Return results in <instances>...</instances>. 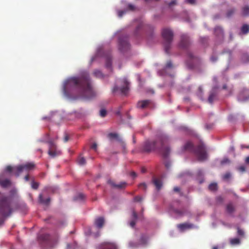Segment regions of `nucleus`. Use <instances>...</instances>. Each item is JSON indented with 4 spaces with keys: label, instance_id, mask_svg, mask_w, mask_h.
Here are the masks:
<instances>
[{
    "label": "nucleus",
    "instance_id": "obj_1",
    "mask_svg": "<svg viewBox=\"0 0 249 249\" xmlns=\"http://www.w3.org/2000/svg\"><path fill=\"white\" fill-rule=\"evenodd\" d=\"M74 89H77L80 94L86 98L90 99L95 96L89 74L87 72H84L78 77H71L65 81L63 92L66 95H69Z\"/></svg>",
    "mask_w": 249,
    "mask_h": 249
},
{
    "label": "nucleus",
    "instance_id": "obj_2",
    "mask_svg": "<svg viewBox=\"0 0 249 249\" xmlns=\"http://www.w3.org/2000/svg\"><path fill=\"white\" fill-rule=\"evenodd\" d=\"M169 139L168 136L163 135L155 141H146L142 146V151L150 152L156 150H159L163 157L166 158L169 155L170 149L168 146Z\"/></svg>",
    "mask_w": 249,
    "mask_h": 249
},
{
    "label": "nucleus",
    "instance_id": "obj_3",
    "mask_svg": "<svg viewBox=\"0 0 249 249\" xmlns=\"http://www.w3.org/2000/svg\"><path fill=\"white\" fill-rule=\"evenodd\" d=\"M183 150L193 153L199 161H204L207 159L206 147L202 142H200L196 147H195L194 144L188 141L183 146Z\"/></svg>",
    "mask_w": 249,
    "mask_h": 249
},
{
    "label": "nucleus",
    "instance_id": "obj_4",
    "mask_svg": "<svg viewBox=\"0 0 249 249\" xmlns=\"http://www.w3.org/2000/svg\"><path fill=\"white\" fill-rule=\"evenodd\" d=\"M11 204V200L10 197L2 196L0 198V216L2 217L0 219V226L4 223L3 218L10 216L13 212Z\"/></svg>",
    "mask_w": 249,
    "mask_h": 249
},
{
    "label": "nucleus",
    "instance_id": "obj_5",
    "mask_svg": "<svg viewBox=\"0 0 249 249\" xmlns=\"http://www.w3.org/2000/svg\"><path fill=\"white\" fill-rule=\"evenodd\" d=\"M161 33L163 39V45L165 52L166 53H169L171 44L173 40V33L170 29L165 28L162 30Z\"/></svg>",
    "mask_w": 249,
    "mask_h": 249
},
{
    "label": "nucleus",
    "instance_id": "obj_6",
    "mask_svg": "<svg viewBox=\"0 0 249 249\" xmlns=\"http://www.w3.org/2000/svg\"><path fill=\"white\" fill-rule=\"evenodd\" d=\"M35 165L34 163L29 162L22 165L17 166L16 167V172L15 176L18 177L23 171L28 172L31 170H34Z\"/></svg>",
    "mask_w": 249,
    "mask_h": 249
},
{
    "label": "nucleus",
    "instance_id": "obj_7",
    "mask_svg": "<svg viewBox=\"0 0 249 249\" xmlns=\"http://www.w3.org/2000/svg\"><path fill=\"white\" fill-rule=\"evenodd\" d=\"M49 148L48 150V154L52 158H55L61 154V152L58 149L56 145L52 141H49Z\"/></svg>",
    "mask_w": 249,
    "mask_h": 249
},
{
    "label": "nucleus",
    "instance_id": "obj_8",
    "mask_svg": "<svg viewBox=\"0 0 249 249\" xmlns=\"http://www.w3.org/2000/svg\"><path fill=\"white\" fill-rule=\"evenodd\" d=\"M119 49L122 53H125L130 49V44L127 37H121L119 39Z\"/></svg>",
    "mask_w": 249,
    "mask_h": 249
},
{
    "label": "nucleus",
    "instance_id": "obj_9",
    "mask_svg": "<svg viewBox=\"0 0 249 249\" xmlns=\"http://www.w3.org/2000/svg\"><path fill=\"white\" fill-rule=\"evenodd\" d=\"M190 44L189 36L185 34L182 35L179 47L182 49H187Z\"/></svg>",
    "mask_w": 249,
    "mask_h": 249
},
{
    "label": "nucleus",
    "instance_id": "obj_10",
    "mask_svg": "<svg viewBox=\"0 0 249 249\" xmlns=\"http://www.w3.org/2000/svg\"><path fill=\"white\" fill-rule=\"evenodd\" d=\"M187 55L188 60L187 61V64L190 68H193L195 66V63L198 62L199 59L191 52H189Z\"/></svg>",
    "mask_w": 249,
    "mask_h": 249
},
{
    "label": "nucleus",
    "instance_id": "obj_11",
    "mask_svg": "<svg viewBox=\"0 0 249 249\" xmlns=\"http://www.w3.org/2000/svg\"><path fill=\"white\" fill-rule=\"evenodd\" d=\"M11 185V181L9 178H4V174H0V186L2 188H7Z\"/></svg>",
    "mask_w": 249,
    "mask_h": 249
},
{
    "label": "nucleus",
    "instance_id": "obj_12",
    "mask_svg": "<svg viewBox=\"0 0 249 249\" xmlns=\"http://www.w3.org/2000/svg\"><path fill=\"white\" fill-rule=\"evenodd\" d=\"M238 101L241 102H245L249 99V95L248 90H243L240 92L237 97Z\"/></svg>",
    "mask_w": 249,
    "mask_h": 249
},
{
    "label": "nucleus",
    "instance_id": "obj_13",
    "mask_svg": "<svg viewBox=\"0 0 249 249\" xmlns=\"http://www.w3.org/2000/svg\"><path fill=\"white\" fill-rule=\"evenodd\" d=\"M99 249H117V247L114 243L105 242L101 244Z\"/></svg>",
    "mask_w": 249,
    "mask_h": 249
},
{
    "label": "nucleus",
    "instance_id": "obj_14",
    "mask_svg": "<svg viewBox=\"0 0 249 249\" xmlns=\"http://www.w3.org/2000/svg\"><path fill=\"white\" fill-rule=\"evenodd\" d=\"M108 138L112 140L114 139H116L119 142H120L121 145L124 148L125 144L124 142L122 140V139L119 138L118 135L117 133H110L108 134Z\"/></svg>",
    "mask_w": 249,
    "mask_h": 249
},
{
    "label": "nucleus",
    "instance_id": "obj_15",
    "mask_svg": "<svg viewBox=\"0 0 249 249\" xmlns=\"http://www.w3.org/2000/svg\"><path fill=\"white\" fill-rule=\"evenodd\" d=\"M105 218L102 216L96 218L94 221V224L95 226L98 229L102 228L105 224Z\"/></svg>",
    "mask_w": 249,
    "mask_h": 249
},
{
    "label": "nucleus",
    "instance_id": "obj_16",
    "mask_svg": "<svg viewBox=\"0 0 249 249\" xmlns=\"http://www.w3.org/2000/svg\"><path fill=\"white\" fill-rule=\"evenodd\" d=\"M152 104V101L149 100H142L138 102L137 107L142 108L147 107L149 105Z\"/></svg>",
    "mask_w": 249,
    "mask_h": 249
},
{
    "label": "nucleus",
    "instance_id": "obj_17",
    "mask_svg": "<svg viewBox=\"0 0 249 249\" xmlns=\"http://www.w3.org/2000/svg\"><path fill=\"white\" fill-rule=\"evenodd\" d=\"M194 227V225L193 224L184 223L178 225V228L181 231H184L186 229H192Z\"/></svg>",
    "mask_w": 249,
    "mask_h": 249
},
{
    "label": "nucleus",
    "instance_id": "obj_18",
    "mask_svg": "<svg viewBox=\"0 0 249 249\" xmlns=\"http://www.w3.org/2000/svg\"><path fill=\"white\" fill-rule=\"evenodd\" d=\"M124 85L121 88L120 90L122 93H123V94H126L127 93L129 90V83L127 81V80L126 79H124Z\"/></svg>",
    "mask_w": 249,
    "mask_h": 249
},
{
    "label": "nucleus",
    "instance_id": "obj_19",
    "mask_svg": "<svg viewBox=\"0 0 249 249\" xmlns=\"http://www.w3.org/2000/svg\"><path fill=\"white\" fill-rule=\"evenodd\" d=\"M50 239V235L48 234H40L38 236V239L40 242H46Z\"/></svg>",
    "mask_w": 249,
    "mask_h": 249
},
{
    "label": "nucleus",
    "instance_id": "obj_20",
    "mask_svg": "<svg viewBox=\"0 0 249 249\" xmlns=\"http://www.w3.org/2000/svg\"><path fill=\"white\" fill-rule=\"evenodd\" d=\"M153 182L155 186H156L157 190H159L161 189L162 183L161 181L158 178H154L153 180Z\"/></svg>",
    "mask_w": 249,
    "mask_h": 249
},
{
    "label": "nucleus",
    "instance_id": "obj_21",
    "mask_svg": "<svg viewBox=\"0 0 249 249\" xmlns=\"http://www.w3.org/2000/svg\"><path fill=\"white\" fill-rule=\"evenodd\" d=\"M216 97V93L214 91H212L210 92L208 98V102L210 104H212Z\"/></svg>",
    "mask_w": 249,
    "mask_h": 249
},
{
    "label": "nucleus",
    "instance_id": "obj_22",
    "mask_svg": "<svg viewBox=\"0 0 249 249\" xmlns=\"http://www.w3.org/2000/svg\"><path fill=\"white\" fill-rule=\"evenodd\" d=\"M214 34L216 36H219V37H223V31L222 29L220 27H216L214 29Z\"/></svg>",
    "mask_w": 249,
    "mask_h": 249
},
{
    "label": "nucleus",
    "instance_id": "obj_23",
    "mask_svg": "<svg viewBox=\"0 0 249 249\" xmlns=\"http://www.w3.org/2000/svg\"><path fill=\"white\" fill-rule=\"evenodd\" d=\"M226 211L229 213H232L234 211L235 208L233 205L231 203H229L227 204L226 207Z\"/></svg>",
    "mask_w": 249,
    "mask_h": 249
},
{
    "label": "nucleus",
    "instance_id": "obj_24",
    "mask_svg": "<svg viewBox=\"0 0 249 249\" xmlns=\"http://www.w3.org/2000/svg\"><path fill=\"white\" fill-rule=\"evenodd\" d=\"M249 32V25L245 24L241 28V33L246 35Z\"/></svg>",
    "mask_w": 249,
    "mask_h": 249
},
{
    "label": "nucleus",
    "instance_id": "obj_25",
    "mask_svg": "<svg viewBox=\"0 0 249 249\" xmlns=\"http://www.w3.org/2000/svg\"><path fill=\"white\" fill-rule=\"evenodd\" d=\"M39 201L41 203H43L46 205L49 204L50 201V198H47L46 199H44L42 195L40 194L39 196Z\"/></svg>",
    "mask_w": 249,
    "mask_h": 249
},
{
    "label": "nucleus",
    "instance_id": "obj_26",
    "mask_svg": "<svg viewBox=\"0 0 249 249\" xmlns=\"http://www.w3.org/2000/svg\"><path fill=\"white\" fill-rule=\"evenodd\" d=\"M16 167L17 166L13 167L11 165H8L5 168V171L9 173L14 172V175H15V173L16 172Z\"/></svg>",
    "mask_w": 249,
    "mask_h": 249
},
{
    "label": "nucleus",
    "instance_id": "obj_27",
    "mask_svg": "<svg viewBox=\"0 0 249 249\" xmlns=\"http://www.w3.org/2000/svg\"><path fill=\"white\" fill-rule=\"evenodd\" d=\"M111 184L113 187H115L119 189H122L125 187L126 183L125 182H122L119 184H116L113 182H111Z\"/></svg>",
    "mask_w": 249,
    "mask_h": 249
},
{
    "label": "nucleus",
    "instance_id": "obj_28",
    "mask_svg": "<svg viewBox=\"0 0 249 249\" xmlns=\"http://www.w3.org/2000/svg\"><path fill=\"white\" fill-rule=\"evenodd\" d=\"M132 215L134 219L130 221V226L131 227L133 228L136 224V220L137 219L138 216L137 213L135 211L133 212Z\"/></svg>",
    "mask_w": 249,
    "mask_h": 249
},
{
    "label": "nucleus",
    "instance_id": "obj_29",
    "mask_svg": "<svg viewBox=\"0 0 249 249\" xmlns=\"http://www.w3.org/2000/svg\"><path fill=\"white\" fill-rule=\"evenodd\" d=\"M242 13L244 16H248L249 15V6H245L242 8Z\"/></svg>",
    "mask_w": 249,
    "mask_h": 249
},
{
    "label": "nucleus",
    "instance_id": "obj_30",
    "mask_svg": "<svg viewBox=\"0 0 249 249\" xmlns=\"http://www.w3.org/2000/svg\"><path fill=\"white\" fill-rule=\"evenodd\" d=\"M240 239L238 238H233L230 240V243L232 245H238L240 243Z\"/></svg>",
    "mask_w": 249,
    "mask_h": 249
},
{
    "label": "nucleus",
    "instance_id": "obj_31",
    "mask_svg": "<svg viewBox=\"0 0 249 249\" xmlns=\"http://www.w3.org/2000/svg\"><path fill=\"white\" fill-rule=\"evenodd\" d=\"M78 164L80 165H83L86 164V161L85 159L83 157L80 156L78 159Z\"/></svg>",
    "mask_w": 249,
    "mask_h": 249
},
{
    "label": "nucleus",
    "instance_id": "obj_32",
    "mask_svg": "<svg viewBox=\"0 0 249 249\" xmlns=\"http://www.w3.org/2000/svg\"><path fill=\"white\" fill-rule=\"evenodd\" d=\"M217 185L216 183H212L209 186V189L211 191H215L217 190Z\"/></svg>",
    "mask_w": 249,
    "mask_h": 249
},
{
    "label": "nucleus",
    "instance_id": "obj_33",
    "mask_svg": "<svg viewBox=\"0 0 249 249\" xmlns=\"http://www.w3.org/2000/svg\"><path fill=\"white\" fill-rule=\"evenodd\" d=\"M93 74L95 76L98 78H101L103 76V74H102V72L99 70L94 71Z\"/></svg>",
    "mask_w": 249,
    "mask_h": 249
},
{
    "label": "nucleus",
    "instance_id": "obj_34",
    "mask_svg": "<svg viewBox=\"0 0 249 249\" xmlns=\"http://www.w3.org/2000/svg\"><path fill=\"white\" fill-rule=\"evenodd\" d=\"M106 66L107 68H110L111 66V60L110 57H107L106 59Z\"/></svg>",
    "mask_w": 249,
    "mask_h": 249
},
{
    "label": "nucleus",
    "instance_id": "obj_35",
    "mask_svg": "<svg viewBox=\"0 0 249 249\" xmlns=\"http://www.w3.org/2000/svg\"><path fill=\"white\" fill-rule=\"evenodd\" d=\"M85 197V196L83 194H81V193H80L79 194L77 195V196H76L74 199L75 200H83Z\"/></svg>",
    "mask_w": 249,
    "mask_h": 249
},
{
    "label": "nucleus",
    "instance_id": "obj_36",
    "mask_svg": "<svg viewBox=\"0 0 249 249\" xmlns=\"http://www.w3.org/2000/svg\"><path fill=\"white\" fill-rule=\"evenodd\" d=\"M235 10L234 9H231L228 10L227 13V16L228 18L231 17L235 12Z\"/></svg>",
    "mask_w": 249,
    "mask_h": 249
},
{
    "label": "nucleus",
    "instance_id": "obj_37",
    "mask_svg": "<svg viewBox=\"0 0 249 249\" xmlns=\"http://www.w3.org/2000/svg\"><path fill=\"white\" fill-rule=\"evenodd\" d=\"M39 184L38 182L33 181L31 183L32 188L34 189H37L38 187Z\"/></svg>",
    "mask_w": 249,
    "mask_h": 249
},
{
    "label": "nucleus",
    "instance_id": "obj_38",
    "mask_svg": "<svg viewBox=\"0 0 249 249\" xmlns=\"http://www.w3.org/2000/svg\"><path fill=\"white\" fill-rule=\"evenodd\" d=\"M107 115V111L106 109H102L101 110H100V115L102 117H104L106 116Z\"/></svg>",
    "mask_w": 249,
    "mask_h": 249
},
{
    "label": "nucleus",
    "instance_id": "obj_39",
    "mask_svg": "<svg viewBox=\"0 0 249 249\" xmlns=\"http://www.w3.org/2000/svg\"><path fill=\"white\" fill-rule=\"evenodd\" d=\"M169 7H171L177 4L176 0H173L171 2L167 3Z\"/></svg>",
    "mask_w": 249,
    "mask_h": 249
},
{
    "label": "nucleus",
    "instance_id": "obj_40",
    "mask_svg": "<svg viewBox=\"0 0 249 249\" xmlns=\"http://www.w3.org/2000/svg\"><path fill=\"white\" fill-rule=\"evenodd\" d=\"M237 233L238 235L241 236H243L244 235V231L240 229V228H238L237 229Z\"/></svg>",
    "mask_w": 249,
    "mask_h": 249
},
{
    "label": "nucleus",
    "instance_id": "obj_41",
    "mask_svg": "<svg viewBox=\"0 0 249 249\" xmlns=\"http://www.w3.org/2000/svg\"><path fill=\"white\" fill-rule=\"evenodd\" d=\"M231 174L230 173H226L223 176V178L224 179H228L231 177Z\"/></svg>",
    "mask_w": 249,
    "mask_h": 249
},
{
    "label": "nucleus",
    "instance_id": "obj_42",
    "mask_svg": "<svg viewBox=\"0 0 249 249\" xmlns=\"http://www.w3.org/2000/svg\"><path fill=\"white\" fill-rule=\"evenodd\" d=\"M173 67V64L171 61H168L166 65V68H171Z\"/></svg>",
    "mask_w": 249,
    "mask_h": 249
},
{
    "label": "nucleus",
    "instance_id": "obj_43",
    "mask_svg": "<svg viewBox=\"0 0 249 249\" xmlns=\"http://www.w3.org/2000/svg\"><path fill=\"white\" fill-rule=\"evenodd\" d=\"M134 199L136 202H140L142 200V198L140 196H136L134 197Z\"/></svg>",
    "mask_w": 249,
    "mask_h": 249
},
{
    "label": "nucleus",
    "instance_id": "obj_44",
    "mask_svg": "<svg viewBox=\"0 0 249 249\" xmlns=\"http://www.w3.org/2000/svg\"><path fill=\"white\" fill-rule=\"evenodd\" d=\"M125 13H126L125 11H123V10L119 11L118 12V16L120 18H121L124 15V14Z\"/></svg>",
    "mask_w": 249,
    "mask_h": 249
},
{
    "label": "nucleus",
    "instance_id": "obj_45",
    "mask_svg": "<svg viewBox=\"0 0 249 249\" xmlns=\"http://www.w3.org/2000/svg\"><path fill=\"white\" fill-rule=\"evenodd\" d=\"M139 187L145 190L146 189V185L145 183H142L139 185Z\"/></svg>",
    "mask_w": 249,
    "mask_h": 249
},
{
    "label": "nucleus",
    "instance_id": "obj_46",
    "mask_svg": "<svg viewBox=\"0 0 249 249\" xmlns=\"http://www.w3.org/2000/svg\"><path fill=\"white\" fill-rule=\"evenodd\" d=\"M230 162V160L227 159V158H226V159H223L221 161V164L223 165L225 163H229Z\"/></svg>",
    "mask_w": 249,
    "mask_h": 249
},
{
    "label": "nucleus",
    "instance_id": "obj_47",
    "mask_svg": "<svg viewBox=\"0 0 249 249\" xmlns=\"http://www.w3.org/2000/svg\"><path fill=\"white\" fill-rule=\"evenodd\" d=\"M91 148L93 149L94 151H96L97 150V145L96 143H93L91 145Z\"/></svg>",
    "mask_w": 249,
    "mask_h": 249
},
{
    "label": "nucleus",
    "instance_id": "obj_48",
    "mask_svg": "<svg viewBox=\"0 0 249 249\" xmlns=\"http://www.w3.org/2000/svg\"><path fill=\"white\" fill-rule=\"evenodd\" d=\"M185 2L190 4H194L195 3L196 0H185Z\"/></svg>",
    "mask_w": 249,
    "mask_h": 249
},
{
    "label": "nucleus",
    "instance_id": "obj_49",
    "mask_svg": "<svg viewBox=\"0 0 249 249\" xmlns=\"http://www.w3.org/2000/svg\"><path fill=\"white\" fill-rule=\"evenodd\" d=\"M128 9L131 11H133L135 9V7L133 5L129 4L128 5Z\"/></svg>",
    "mask_w": 249,
    "mask_h": 249
},
{
    "label": "nucleus",
    "instance_id": "obj_50",
    "mask_svg": "<svg viewBox=\"0 0 249 249\" xmlns=\"http://www.w3.org/2000/svg\"><path fill=\"white\" fill-rule=\"evenodd\" d=\"M130 176L133 178H135L137 177V174L135 172L132 171L130 173Z\"/></svg>",
    "mask_w": 249,
    "mask_h": 249
},
{
    "label": "nucleus",
    "instance_id": "obj_51",
    "mask_svg": "<svg viewBox=\"0 0 249 249\" xmlns=\"http://www.w3.org/2000/svg\"><path fill=\"white\" fill-rule=\"evenodd\" d=\"M69 139V137L67 134H66L64 138V142H67Z\"/></svg>",
    "mask_w": 249,
    "mask_h": 249
},
{
    "label": "nucleus",
    "instance_id": "obj_52",
    "mask_svg": "<svg viewBox=\"0 0 249 249\" xmlns=\"http://www.w3.org/2000/svg\"><path fill=\"white\" fill-rule=\"evenodd\" d=\"M129 245L130 247H137V245L133 242H130L129 243Z\"/></svg>",
    "mask_w": 249,
    "mask_h": 249
},
{
    "label": "nucleus",
    "instance_id": "obj_53",
    "mask_svg": "<svg viewBox=\"0 0 249 249\" xmlns=\"http://www.w3.org/2000/svg\"><path fill=\"white\" fill-rule=\"evenodd\" d=\"M174 191L176 192H179L180 191V188L178 187H175L174 188Z\"/></svg>",
    "mask_w": 249,
    "mask_h": 249
},
{
    "label": "nucleus",
    "instance_id": "obj_54",
    "mask_svg": "<svg viewBox=\"0 0 249 249\" xmlns=\"http://www.w3.org/2000/svg\"><path fill=\"white\" fill-rule=\"evenodd\" d=\"M175 213L179 215H182L183 213L181 211L178 210H176L175 211Z\"/></svg>",
    "mask_w": 249,
    "mask_h": 249
},
{
    "label": "nucleus",
    "instance_id": "obj_55",
    "mask_svg": "<svg viewBox=\"0 0 249 249\" xmlns=\"http://www.w3.org/2000/svg\"><path fill=\"white\" fill-rule=\"evenodd\" d=\"M24 179L27 181L29 180V176L28 175H27L26 176H25V177H24Z\"/></svg>",
    "mask_w": 249,
    "mask_h": 249
},
{
    "label": "nucleus",
    "instance_id": "obj_56",
    "mask_svg": "<svg viewBox=\"0 0 249 249\" xmlns=\"http://www.w3.org/2000/svg\"><path fill=\"white\" fill-rule=\"evenodd\" d=\"M118 89V88L117 86H115L114 88H113V92H115V91H116Z\"/></svg>",
    "mask_w": 249,
    "mask_h": 249
},
{
    "label": "nucleus",
    "instance_id": "obj_57",
    "mask_svg": "<svg viewBox=\"0 0 249 249\" xmlns=\"http://www.w3.org/2000/svg\"><path fill=\"white\" fill-rule=\"evenodd\" d=\"M245 162L247 164H249V157H247L246 158Z\"/></svg>",
    "mask_w": 249,
    "mask_h": 249
},
{
    "label": "nucleus",
    "instance_id": "obj_58",
    "mask_svg": "<svg viewBox=\"0 0 249 249\" xmlns=\"http://www.w3.org/2000/svg\"><path fill=\"white\" fill-rule=\"evenodd\" d=\"M241 147H242V148H248V149H249V145H248V146H245V145H241Z\"/></svg>",
    "mask_w": 249,
    "mask_h": 249
},
{
    "label": "nucleus",
    "instance_id": "obj_59",
    "mask_svg": "<svg viewBox=\"0 0 249 249\" xmlns=\"http://www.w3.org/2000/svg\"><path fill=\"white\" fill-rule=\"evenodd\" d=\"M211 60H212V61H213V62H214V61H216V59L215 58L213 57H212L211 58Z\"/></svg>",
    "mask_w": 249,
    "mask_h": 249
},
{
    "label": "nucleus",
    "instance_id": "obj_60",
    "mask_svg": "<svg viewBox=\"0 0 249 249\" xmlns=\"http://www.w3.org/2000/svg\"><path fill=\"white\" fill-rule=\"evenodd\" d=\"M245 57L247 58V60L249 61V56L247 55H245L244 56Z\"/></svg>",
    "mask_w": 249,
    "mask_h": 249
},
{
    "label": "nucleus",
    "instance_id": "obj_61",
    "mask_svg": "<svg viewBox=\"0 0 249 249\" xmlns=\"http://www.w3.org/2000/svg\"><path fill=\"white\" fill-rule=\"evenodd\" d=\"M141 28V26L139 25L137 27V29H136V32H137L138 31V30H139V29Z\"/></svg>",
    "mask_w": 249,
    "mask_h": 249
},
{
    "label": "nucleus",
    "instance_id": "obj_62",
    "mask_svg": "<svg viewBox=\"0 0 249 249\" xmlns=\"http://www.w3.org/2000/svg\"><path fill=\"white\" fill-rule=\"evenodd\" d=\"M142 173H145V169L144 168H142Z\"/></svg>",
    "mask_w": 249,
    "mask_h": 249
},
{
    "label": "nucleus",
    "instance_id": "obj_63",
    "mask_svg": "<svg viewBox=\"0 0 249 249\" xmlns=\"http://www.w3.org/2000/svg\"><path fill=\"white\" fill-rule=\"evenodd\" d=\"M223 89H227V86L226 85H224L223 86Z\"/></svg>",
    "mask_w": 249,
    "mask_h": 249
},
{
    "label": "nucleus",
    "instance_id": "obj_64",
    "mask_svg": "<svg viewBox=\"0 0 249 249\" xmlns=\"http://www.w3.org/2000/svg\"><path fill=\"white\" fill-rule=\"evenodd\" d=\"M212 249H218V248L216 246H214L213 247Z\"/></svg>",
    "mask_w": 249,
    "mask_h": 249
}]
</instances>
